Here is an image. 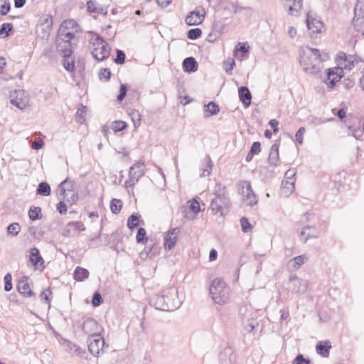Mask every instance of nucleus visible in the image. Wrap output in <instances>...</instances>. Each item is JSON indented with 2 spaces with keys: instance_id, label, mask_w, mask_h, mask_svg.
<instances>
[{
  "instance_id": "obj_1",
  "label": "nucleus",
  "mask_w": 364,
  "mask_h": 364,
  "mask_svg": "<svg viewBox=\"0 0 364 364\" xmlns=\"http://www.w3.org/2000/svg\"><path fill=\"white\" fill-rule=\"evenodd\" d=\"M150 304L156 309L172 311L180 307L181 301L178 298V289L174 287L166 288L150 300Z\"/></svg>"
},
{
  "instance_id": "obj_2",
  "label": "nucleus",
  "mask_w": 364,
  "mask_h": 364,
  "mask_svg": "<svg viewBox=\"0 0 364 364\" xmlns=\"http://www.w3.org/2000/svg\"><path fill=\"white\" fill-rule=\"evenodd\" d=\"M326 58L320 53V50L309 46L302 48L299 50V63L303 70L311 75H316L321 71V65Z\"/></svg>"
},
{
  "instance_id": "obj_3",
  "label": "nucleus",
  "mask_w": 364,
  "mask_h": 364,
  "mask_svg": "<svg viewBox=\"0 0 364 364\" xmlns=\"http://www.w3.org/2000/svg\"><path fill=\"white\" fill-rule=\"evenodd\" d=\"M215 197L212 200L210 208L214 213H220L221 215H226L229 211L230 205V199L225 196V187L220 183H217L215 190Z\"/></svg>"
},
{
  "instance_id": "obj_4",
  "label": "nucleus",
  "mask_w": 364,
  "mask_h": 364,
  "mask_svg": "<svg viewBox=\"0 0 364 364\" xmlns=\"http://www.w3.org/2000/svg\"><path fill=\"white\" fill-rule=\"evenodd\" d=\"M56 49L63 57H71L73 53V45L78 41L75 33H66L56 35Z\"/></svg>"
},
{
  "instance_id": "obj_5",
  "label": "nucleus",
  "mask_w": 364,
  "mask_h": 364,
  "mask_svg": "<svg viewBox=\"0 0 364 364\" xmlns=\"http://www.w3.org/2000/svg\"><path fill=\"white\" fill-rule=\"evenodd\" d=\"M229 288L225 282L219 278L213 279L209 288L212 299L219 305H223L229 300Z\"/></svg>"
},
{
  "instance_id": "obj_6",
  "label": "nucleus",
  "mask_w": 364,
  "mask_h": 364,
  "mask_svg": "<svg viewBox=\"0 0 364 364\" xmlns=\"http://www.w3.org/2000/svg\"><path fill=\"white\" fill-rule=\"evenodd\" d=\"M105 345L104 337L101 333L92 335L87 338L89 352L94 356H98Z\"/></svg>"
},
{
  "instance_id": "obj_7",
  "label": "nucleus",
  "mask_w": 364,
  "mask_h": 364,
  "mask_svg": "<svg viewBox=\"0 0 364 364\" xmlns=\"http://www.w3.org/2000/svg\"><path fill=\"white\" fill-rule=\"evenodd\" d=\"M306 21L307 28L310 31V36L316 38L317 34L321 31L323 27V22L320 18H318L316 14H313L311 11L307 13Z\"/></svg>"
},
{
  "instance_id": "obj_8",
  "label": "nucleus",
  "mask_w": 364,
  "mask_h": 364,
  "mask_svg": "<svg viewBox=\"0 0 364 364\" xmlns=\"http://www.w3.org/2000/svg\"><path fill=\"white\" fill-rule=\"evenodd\" d=\"M353 23L355 29L364 35V3L358 1L354 9Z\"/></svg>"
},
{
  "instance_id": "obj_9",
  "label": "nucleus",
  "mask_w": 364,
  "mask_h": 364,
  "mask_svg": "<svg viewBox=\"0 0 364 364\" xmlns=\"http://www.w3.org/2000/svg\"><path fill=\"white\" fill-rule=\"evenodd\" d=\"M10 102L19 109L23 110L28 106L29 99L24 90H14L10 94Z\"/></svg>"
},
{
  "instance_id": "obj_10",
  "label": "nucleus",
  "mask_w": 364,
  "mask_h": 364,
  "mask_svg": "<svg viewBox=\"0 0 364 364\" xmlns=\"http://www.w3.org/2000/svg\"><path fill=\"white\" fill-rule=\"evenodd\" d=\"M343 69L339 66L328 68L325 82L329 88H333L343 76Z\"/></svg>"
},
{
  "instance_id": "obj_11",
  "label": "nucleus",
  "mask_w": 364,
  "mask_h": 364,
  "mask_svg": "<svg viewBox=\"0 0 364 364\" xmlns=\"http://www.w3.org/2000/svg\"><path fill=\"white\" fill-rule=\"evenodd\" d=\"M205 16V11L204 8L202 6H198L186 16L185 22L188 26H198L203 23Z\"/></svg>"
},
{
  "instance_id": "obj_12",
  "label": "nucleus",
  "mask_w": 364,
  "mask_h": 364,
  "mask_svg": "<svg viewBox=\"0 0 364 364\" xmlns=\"http://www.w3.org/2000/svg\"><path fill=\"white\" fill-rule=\"evenodd\" d=\"M82 329L89 336L101 333L104 331L103 327L95 319L90 317L83 321Z\"/></svg>"
},
{
  "instance_id": "obj_13",
  "label": "nucleus",
  "mask_w": 364,
  "mask_h": 364,
  "mask_svg": "<svg viewBox=\"0 0 364 364\" xmlns=\"http://www.w3.org/2000/svg\"><path fill=\"white\" fill-rule=\"evenodd\" d=\"M242 195L244 202L247 205L253 206L257 203V197L255 194L250 181H245L242 183Z\"/></svg>"
},
{
  "instance_id": "obj_14",
  "label": "nucleus",
  "mask_w": 364,
  "mask_h": 364,
  "mask_svg": "<svg viewBox=\"0 0 364 364\" xmlns=\"http://www.w3.org/2000/svg\"><path fill=\"white\" fill-rule=\"evenodd\" d=\"M321 230L316 225H304L300 232L299 237L303 242L306 243L309 239H316L319 237Z\"/></svg>"
},
{
  "instance_id": "obj_15",
  "label": "nucleus",
  "mask_w": 364,
  "mask_h": 364,
  "mask_svg": "<svg viewBox=\"0 0 364 364\" xmlns=\"http://www.w3.org/2000/svg\"><path fill=\"white\" fill-rule=\"evenodd\" d=\"M289 284L293 293L303 294L308 288V282L305 279L299 278L297 276H291L289 277Z\"/></svg>"
},
{
  "instance_id": "obj_16",
  "label": "nucleus",
  "mask_w": 364,
  "mask_h": 364,
  "mask_svg": "<svg viewBox=\"0 0 364 364\" xmlns=\"http://www.w3.org/2000/svg\"><path fill=\"white\" fill-rule=\"evenodd\" d=\"M28 279L29 278L28 276H22L20 277L16 284L18 291L25 297H31L35 296L34 292L32 291L28 284Z\"/></svg>"
},
{
  "instance_id": "obj_17",
  "label": "nucleus",
  "mask_w": 364,
  "mask_h": 364,
  "mask_svg": "<svg viewBox=\"0 0 364 364\" xmlns=\"http://www.w3.org/2000/svg\"><path fill=\"white\" fill-rule=\"evenodd\" d=\"M111 48L108 43H103L100 48H94L91 52L92 55L97 61L107 59L110 54Z\"/></svg>"
},
{
  "instance_id": "obj_18",
  "label": "nucleus",
  "mask_w": 364,
  "mask_h": 364,
  "mask_svg": "<svg viewBox=\"0 0 364 364\" xmlns=\"http://www.w3.org/2000/svg\"><path fill=\"white\" fill-rule=\"evenodd\" d=\"M145 174V164L143 161H139L133 164L129 171V176L139 180Z\"/></svg>"
},
{
  "instance_id": "obj_19",
  "label": "nucleus",
  "mask_w": 364,
  "mask_h": 364,
  "mask_svg": "<svg viewBox=\"0 0 364 364\" xmlns=\"http://www.w3.org/2000/svg\"><path fill=\"white\" fill-rule=\"evenodd\" d=\"M279 144L275 142L270 148L269 154L268 156V164L270 166L277 167L280 165V159L279 155Z\"/></svg>"
},
{
  "instance_id": "obj_20",
  "label": "nucleus",
  "mask_w": 364,
  "mask_h": 364,
  "mask_svg": "<svg viewBox=\"0 0 364 364\" xmlns=\"http://www.w3.org/2000/svg\"><path fill=\"white\" fill-rule=\"evenodd\" d=\"M179 232L178 228H176L168 231L164 237V247L166 249L171 250L176 245L177 242V233Z\"/></svg>"
},
{
  "instance_id": "obj_21",
  "label": "nucleus",
  "mask_w": 364,
  "mask_h": 364,
  "mask_svg": "<svg viewBox=\"0 0 364 364\" xmlns=\"http://www.w3.org/2000/svg\"><path fill=\"white\" fill-rule=\"evenodd\" d=\"M238 95L240 100L245 108L249 107L252 102V94L246 86H242L238 88Z\"/></svg>"
},
{
  "instance_id": "obj_22",
  "label": "nucleus",
  "mask_w": 364,
  "mask_h": 364,
  "mask_svg": "<svg viewBox=\"0 0 364 364\" xmlns=\"http://www.w3.org/2000/svg\"><path fill=\"white\" fill-rule=\"evenodd\" d=\"M74 184V181L69 180L68 178H65L58 186L56 191L58 196L64 199L65 198L66 191H73Z\"/></svg>"
},
{
  "instance_id": "obj_23",
  "label": "nucleus",
  "mask_w": 364,
  "mask_h": 364,
  "mask_svg": "<svg viewBox=\"0 0 364 364\" xmlns=\"http://www.w3.org/2000/svg\"><path fill=\"white\" fill-rule=\"evenodd\" d=\"M183 69L187 73H193L198 70V65L193 57L186 58L182 63Z\"/></svg>"
},
{
  "instance_id": "obj_24",
  "label": "nucleus",
  "mask_w": 364,
  "mask_h": 364,
  "mask_svg": "<svg viewBox=\"0 0 364 364\" xmlns=\"http://www.w3.org/2000/svg\"><path fill=\"white\" fill-rule=\"evenodd\" d=\"M29 260L35 267H37L39 264H43L44 263V260L37 247H33L30 250Z\"/></svg>"
},
{
  "instance_id": "obj_25",
  "label": "nucleus",
  "mask_w": 364,
  "mask_h": 364,
  "mask_svg": "<svg viewBox=\"0 0 364 364\" xmlns=\"http://www.w3.org/2000/svg\"><path fill=\"white\" fill-rule=\"evenodd\" d=\"M331 348V343L329 341H320L316 346L317 353L324 358L328 357Z\"/></svg>"
},
{
  "instance_id": "obj_26",
  "label": "nucleus",
  "mask_w": 364,
  "mask_h": 364,
  "mask_svg": "<svg viewBox=\"0 0 364 364\" xmlns=\"http://www.w3.org/2000/svg\"><path fill=\"white\" fill-rule=\"evenodd\" d=\"M205 117H208L217 114L220 112L219 106L215 102H210L203 106Z\"/></svg>"
},
{
  "instance_id": "obj_27",
  "label": "nucleus",
  "mask_w": 364,
  "mask_h": 364,
  "mask_svg": "<svg viewBox=\"0 0 364 364\" xmlns=\"http://www.w3.org/2000/svg\"><path fill=\"white\" fill-rule=\"evenodd\" d=\"M89 271L80 266L77 267L73 273L74 279L77 282H82L89 277Z\"/></svg>"
},
{
  "instance_id": "obj_28",
  "label": "nucleus",
  "mask_w": 364,
  "mask_h": 364,
  "mask_svg": "<svg viewBox=\"0 0 364 364\" xmlns=\"http://www.w3.org/2000/svg\"><path fill=\"white\" fill-rule=\"evenodd\" d=\"M77 26V23L72 19L70 20H65L62 22L60 24L58 33H73V31H70V28H74Z\"/></svg>"
},
{
  "instance_id": "obj_29",
  "label": "nucleus",
  "mask_w": 364,
  "mask_h": 364,
  "mask_svg": "<svg viewBox=\"0 0 364 364\" xmlns=\"http://www.w3.org/2000/svg\"><path fill=\"white\" fill-rule=\"evenodd\" d=\"M306 261L307 257L305 255H299L290 259L288 262V266L294 269H298Z\"/></svg>"
},
{
  "instance_id": "obj_30",
  "label": "nucleus",
  "mask_w": 364,
  "mask_h": 364,
  "mask_svg": "<svg viewBox=\"0 0 364 364\" xmlns=\"http://www.w3.org/2000/svg\"><path fill=\"white\" fill-rule=\"evenodd\" d=\"M14 32V26L11 23H4L0 26V38H5Z\"/></svg>"
},
{
  "instance_id": "obj_31",
  "label": "nucleus",
  "mask_w": 364,
  "mask_h": 364,
  "mask_svg": "<svg viewBox=\"0 0 364 364\" xmlns=\"http://www.w3.org/2000/svg\"><path fill=\"white\" fill-rule=\"evenodd\" d=\"M50 186L47 182H41L36 189V194L43 196H48L50 194Z\"/></svg>"
},
{
  "instance_id": "obj_32",
  "label": "nucleus",
  "mask_w": 364,
  "mask_h": 364,
  "mask_svg": "<svg viewBox=\"0 0 364 364\" xmlns=\"http://www.w3.org/2000/svg\"><path fill=\"white\" fill-rule=\"evenodd\" d=\"M140 215L137 213L132 214L127 219V227L131 230L138 228L139 225Z\"/></svg>"
},
{
  "instance_id": "obj_33",
  "label": "nucleus",
  "mask_w": 364,
  "mask_h": 364,
  "mask_svg": "<svg viewBox=\"0 0 364 364\" xmlns=\"http://www.w3.org/2000/svg\"><path fill=\"white\" fill-rule=\"evenodd\" d=\"M41 208L40 207L31 206L28 211V216L31 220H36L42 218Z\"/></svg>"
},
{
  "instance_id": "obj_34",
  "label": "nucleus",
  "mask_w": 364,
  "mask_h": 364,
  "mask_svg": "<svg viewBox=\"0 0 364 364\" xmlns=\"http://www.w3.org/2000/svg\"><path fill=\"white\" fill-rule=\"evenodd\" d=\"M250 51V46L247 45V43H242L239 42L236 45L235 49H234V55H235L236 53L240 52L241 56L242 58L247 55Z\"/></svg>"
},
{
  "instance_id": "obj_35",
  "label": "nucleus",
  "mask_w": 364,
  "mask_h": 364,
  "mask_svg": "<svg viewBox=\"0 0 364 364\" xmlns=\"http://www.w3.org/2000/svg\"><path fill=\"white\" fill-rule=\"evenodd\" d=\"M90 33L92 34L90 42L92 44L94 48H100V46L103 45V43H107L105 39L99 34L92 31Z\"/></svg>"
},
{
  "instance_id": "obj_36",
  "label": "nucleus",
  "mask_w": 364,
  "mask_h": 364,
  "mask_svg": "<svg viewBox=\"0 0 364 364\" xmlns=\"http://www.w3.org/2000/svg\"><path fill=\"white\" fill-rule=\"evenodd\" d=\"M122 201L120 199L113 198L110 202V209L114 214L120 213L122 208Z\"/></svg>"
},
{
  "instance_id": "obj_37",
  "label": "nucleus",
  "mask_w": 364,
  "mask_h": 364,
  "mask_svg": "<svg viewBox=\"0 0 364 364\" xmlns=\"http://www.w3.org/2000/svg\"><path fill=\"white\" fill-rule=\"evenodd\" d=\"M6 231L9 235L17 236L21 231V226L18 223H13L7 227Z\"/></svg>"
},
{
  "instance_id": "obj_38",
  "label": "nucleus",
  "mask_w": 364,
  "mask_h": 364,
  "mask_svg": "<svg viewBox=\"0 0 364 364\" xmlns=\"http://www.w3.org/2000/svg\"><path fill=\"white\" fill-rule=\"evenodd\" d=\"M63 65L65 70L73 72L75 70V60L70 57H63Z\"/></svg>"
},
{
  "instance_id": "obj_39",
  "label": "nucleus",
  "mask_w": 364,
  "mask_h": 364,
  "mask_svg": "<svg viewBox=\"0 0 364 364\" xmlns=\"http://www.w3.org/2000/svg\"><path fill=\"white\" fill-rule=\"evenodd\" d=\"M136 241L137 243H146L148 241V237H146V232L144 228H138Z\"/></svg>"
},
{
  "instance_id": "obj_40",
  "label": "nucleus",
  "mask_w": 364,
  "mask_h": 364,
  "mask_svg": "<svg viewBox=\"0 0 364 364\" xmlns=\"http://www.w3.org/2000/svg\"><path fill=\"white\" fill-rule=\"evenodd\" d=\"M130 117L135 128L139 127L141 122V116L138 110L134 109L130 113Z\"/></svg>"
},
{
  "instance_id": "obj_41",
  "label": "nucleus",
  "mask_w": 364,
  "mask_h": 364,
  "mask_svg": "<svg viewBox=\"0 0 364 364\" xmlns=\"http://www.w3.org/2000/svg\"><path fill=\"white\" fill-rule=\"evenodd\" d=\"M87 107L82 106L78 108L76 113V120L77 122L82 124L85 121V114L87 112Z\"/></svg>"
},
{
  "instance_id": "obj_42",
  "label": "nucleus",
  "mask_w": 364,
  "mask_h": 364,
  "mask_svg": "<svg viewBox=\"0 0 364 364\" xmlns=\"http://www.w3.org/2000/svg\"><path fill=\"white\" fill-rule=\"evenodd\" d=\"M202 35V30L199 28H191L187 33V37L191 40H196Z\"/></svg>"
},
{
  "instance_id": "obj_43",
  "label": "nucleus",
  "mask_w": 364,
  "mask_h": 364,
  "mask_svg": "<svg viewBox=\"0 0 364 364\" xmlns=\"http://www.w3.org/2000/svg\"><path fill=\"white\" fill-rule=\"evenodd\" d=\"M68 227H70L72 231L78 232L85 230L84 224L80 221H71L68 223Z\"/></svg>"
},
{
  "instance_id": "obj_44",
  "label": "nucleus",
  "mask_w": 364,
  "mask_h": 364,
  "mask_svg": "<svg viewBox=\"0 0 364 364\" xmlns=\"http://www.w3.org/2000/svg\"><path fill=\"white\" fill-rule=\"evenodd\" d=\"M240 225L243 232H248L252 229V225L246 217H242L240 219Z\"/></svg>"
},
{
  "instance_id": "obj_45",
  "label": "nucleus",
  "mask_w": 364,
  "mask_h": 364,
  "mask_svg": "<svg viewBox=\"0 0 364 364\" xmlns=\"http://www.w3.org/2000/svg\"><path fill=\"white\" fill-rule=\"evenodd\" d=\"M127 127V124L126 122L119 120L114 122L112 129L115 133H117L124 130Z\"/></svg>"
},
{
  "instance_id": "obj_46",
  "label": "nucleus",
  "mask_w": 364,
  "mask_h": 364,
  "mask_svg": "<svg viewBox=\"0 0 364 364\" xmlns=\"http://www.w3.org/2000/svg\"><path fill=\"white\" fill-rule=\"evenodd\" d=\"M52 294V291L50 288L44 289L41 295V301H44L45 303L50 304L51 299H50V295Z\"/></svg>"
},
{
  "instance_id": "obj_47",
  "label": "nucleus",
  "mask_w": 364,
  "mask_h": 364,
  "mask_svg": "<svg viewBox=\"0 0 364 364\" xmlns=\"http://www.w3.org/2000/svg\"><path fill=\"white\" fill-rule=\"evenodd\" d=\"M235 65V61L233 58H228L223 63L224 69L228 74L232 73V70Z\"/></svg>"
},
{
  "instance_id": "obj_48",
  "label": "nucleus",
  "mask_w": 364,
  "mask_h": 364,
  "mask_svg": "<svg viewBox=\"0 0 364 364\" xmlns=\"http://www.w3.org/2000/svg\"><path fill=\"white\" fill-rule=\"evenodd\" d=\"M117 56L114 59V62L117 65H122L125 62L126 55L123 50H117Z\"/></svg>"
},
{
  "instance_id": "obj_49",
  "label": "nucleus",
  "mask_w": 364,
  "mask_h": 364,
  "mask_svg": "<svg viewBox=\"0 0 364 364\" xmlns=\"http://www.w3.org/2000/svg\"><path fill=\"white\" fill-rule=\"evenodd\" d=\"M204 160L208 164V166H207V168L203 169L201 176H209L210 174V172H211V170L213 168V163H212L210 156L206 155Z\"/></svg>"
},
{
  "instance_id": "obj_50",
  "label": "nucleus",
  "mask_w": 364,
  "mask_h": 364,
  "mask_svg": "<svg viewBox=\"0 0 364 364\" xmlns=\"http://www.w3.org/2000/svg\"><path fill=\"white\" fill-rule=\"evenodd\" d=\"M103 303V299L99 291H95L93 294L92 299V304L93 306L97 307Z\"/></svg>"
},
{
  "instance_id": "obj_51",
  "label": "nucleus",
  "mask_w": 364,
  "mask_h": 364,
  "mask_svg": "<svg viewBox=\"0 0 364 364\" xmlns=\"http://www.w3.org/2000/svg\"><path fill=\"white\" fill-rule=\"evenodd\" d=\"M111 77V72L109 68H102L99 73V78L106 82L109 81Z\"/></svg>"
},
{
  "instance_id": "obj_52",
  "label": "nucleus",
  "mask_w": 364,
  "mask_h": 364,
  "mask_svg": "<svg viewBox=\"0 0 364 364\" xmlns=\"http://www.w3.org/2000/svg\"><path fill=\"white\" fill-rule=\"evenodd\" d=\"M4 290L9 291L12 289V276L10 273H7L4 278Z\"/></svg>"
},
{
  "instance_id": "obj_53",
  "label": "nucleus",
  "mask_w": 364,
  "mask_h": 364,
  "mask_svg": "<svg viewBox=\"0 0 364 364\" xmlns=\"http://www.w3.org/2000/svg\"><path fill=\"white\" fill-rule=\"evenodd\" d=\"M311 360L304 357L302 354H298L294 359L292 364H310Z\"/></svg>"
},
{
  "instance_id": "obj_54",
  "label": "nucleus",
  "mask_w": 364,
  "mask_h": 364,
  "mask_svg": "<svg viewBox=\"0 0 364 364\" xmlns=\"http://www.w3.org/2000/svg\"><path fill=\"white\" fill-rule=\"evenodd\" d=\"M306 132V129L304 127H301L295 134L296 141L298 144H302L304 140V135Z\"/></svg>"
},
{
  "instance_id": "obj_55",
  "label": "nucleus",
  "mask_w": 364,
  "mask_h": 364,
  "mask_svg": "<svg viewBox=\"0 0 364 364\" xmlns=\"http://www.w3.org/2000/svg\"><path fill=\"white\" fill-rule=\"evenodd\" d=\"M87 11L89 13H96L97 11L98 5L96 1L90 0L87 2Z\"/></svg>"
},
{
  "instance_id": "obj_56",
  "label": "nucleus",
  "mask_w": 364,
  "mask_h": 364,
  "mask_svg": "<svg viewBox=\"0 0 364 364\" xmlns=\"http://www.w3.org/2000/svg\"><path fill=\"white\" fill-rule=\"evenodd\" d=\"M127 89H128V87L126 84H122L120 85L119 93L117 97V99L119 102H122L124 99L125 96L127 95Z\"/></svg>"
},
{
  "instance_id": "obj_57",
  "label": "nucleus",
  "mask_w": 364,
  "mask_h": 364,
  "mask_svg": "<svg viewBox=\"0 0 364 364\" xmlns=\"http://www.w3.org/2000/svg\"><path fill=\"white\" fill-rule=\"evenodd\" d=\"M189 202H190V205H189L190 210L195 214L198 213L200 211L199 203L196 199H193V200L189 201Z\"/></svg>"
},
{
  "instance_id": "obj_58",
  "label": "nucleus",
  "mask_w": 364,
  "mask_h": 364,
  "mask_svg": "<svg viewBox=\"0 0 364 364\" xmlns=\"http://www.w3.org/2000/svg\"><path fill=\"white\" fill-rule=\"evenodd\" d=\"M261 151V144L259 141H255L250 147V152L251 155H257Z\"/></svg>"
},
{
  "instance_id": "obj_59",
  "label": "nucleus",
  "mask_w": 364,
  "mask_h": 364,
  "mask_svg": "<svg viewBox=\"0 0 364 364\" xmlns=\"http://www.w3.org/2000/svg\"><path fill=\"white\" fill-rule=\"evenodd\" d=\"M213 31L221 33L224 29V24L221 21H214L213 23Z\"/></svg>"
},
{
  "instance_id": "obj_60",
  "label": "nucleus",
  "mask_w": 364,
  "mask_h": 364,
  "mask_svg": "<svg viewBox=\"0 0 364 364\" xmlns=\"http://www.w3.org/2000/svg\"><path fill=\"white\" fill-rule=\"evenodd\" d=\"M56 208L58 212L61 215L65 214L68 211L67 205L63 200L60 201L57 204Z\"/></svg>"
},
{
  "instance_id": "obj_61",
  "label": "nucleus",
  "mask_w": 364,
  "mask_h": 364,
  "mask_svg": "<svg viewBox=\"0 0 364 364\" xmlns=\"http://www.w3.org/2000/svg\"><path fill=\"white\" fill-rule=\"evenodd\" d=\"M295 174L296 172L291 169H289L285 173V177L289 179V181H287V183H289L291 186H294V180L293 179V177L295 176Z\"/></svg>"
},
{
  "instance_id": "obj_62",
  "label": "nucleus",
  "mask_w": 364,
  "mask_h": 364,
  "mask_svg": "<svg viewBox=\"0 0 364 364\" xmlns=\"http://www.w3.org/2000/svg\"><path fill=\"white\" fill-rule=\"evenodd\" d=\"M144 252H145L150 258H152L156 255V250L154 249V244H153L151 247L146 246Z\"/></svg>"
},
{
  "instance_id": "obj_63",
  "label": "nucleus",
  "mask_w": 364,
  "mask_h": 364,
  "mask_svg": "<svg viewBox=\"0 0 364 364\" xmlns=\"http://www.w3.org/2000/svg\"><path fill=\"white\" fill-rule=\"evenodd\" d=\"M10 9H11L10 3L9 1L8 2H5L1 6L0 14L1 16H5V15H6L9 12Z\"/></svg>"
},
{
  "instance_id": "obj_64",
  "label": "nucleus",
  "mask_w": 364,
  "mask_h": 364,
  "mask_svg": "<svg viewBox=\"0 0 364 364\" xmlns=\"http://www.w3.org/2000/svg\"><path fill=\"white\" fill-rule=\"evenodd\" d=\"M279 312L281 314V316H280L281 321H285L288 318V317L289 316L288 307L282 309Z\"/></svg>"
}]
</instances>
